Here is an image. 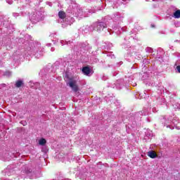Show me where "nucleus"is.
<instances>
[{
	"label": "nucleus",
	"instance_id": "nucleus-2",
	"mask_svg": "<svg viewBox=\"0 0 180 180\" xmlns=\"http://www.w3.org/2000/svg\"><path fill=\"white\" fill-rule=\"evenodd\" d=\"M103 29H106V24L103 22H100L96 23V27H94V30L96 32H99V30H103Z\"/></svg>",
	"mask_w": 180,
	"mask_h": 180
},
{
	"label": "nucleus",
	"instance_id": "nucleus-6",
	"mask_svg": "<svg viewBox=\"0 0 180 180\" xmlns=\"http://www.w3.org/2000/svg\"><path fill=\"white\" fill-rule=\"evenodd\" d=\"M23 84H24V83H23V81H22V80H18L15 82L16 88H20V86H23Z\"/></svg>",
	"mask_w": 180,
	"mask_h": 180
},
{
	"label": "nucleus",
	"instance_id": "nucleus-7",
	"mask_svg": "<svg viewBox=\"0 0 180 180\" xmlns=\"http://www.w3.org/2000/svg\"><path fill=\"white\" fill-rule=\"evenodd\" d=\"M47 141H46V139L44 138H42L41 139H39V146H45V144H46Z\"/></svg>",
	"mask_w": 180,
	"mask_h": 180
},
{
	"label": "nucleus",
	"instance_id": "nucleus-1",
	"mask_svg": "<svg viewBox=\"0 0 180 180\" xmlns=\"http://www.w3.org/2000/svg\"><path fill=\"white\" fill-rule=\"evenodd\" d=\"M68 79L69 82H68L67 85H69V86L72 89V91L77 94V91H79V88L77 84V80L73 77H68Z\"/></svg>",
	"mask_w": 180,
	"mask_h": 180
},
{
	"label": "nucleus",
	"instance_id": "nucleus-5",
	"mask_svg": "<svg viewBox=\"0 0 180 180\" xmlns=\"http://www.w3.org/2000/svg\"><path fill=\"white\" fill-rule=\"evenodd\" d=\"M67 15L65 14V12L60 11L58 12V17L60 19H65Z\"/></svg>",
	"mask_w": 180,
	"mask_h": 180
},
{
	"label": "nucleus",
	"instance_id": "nucleus-3",
	"mask_svg": "<svg viewBox=\"0 0 180 180\" xmlns=\"http://www.w3.org/2000/svg\"><path fill=\"white\" fill-rule=\"evenodd\" d=\"M82 72H84L85 75H89L91 74V69L89 67L85 66L82 69Z\"/></svg>",
	"mask_w": 180,
	"mask_h": 180
},
{
	"label": "nucleus",
	"instance_id": "nucleus-9",
	"mask_svg": "<svg viewBox=\"0 0 180 180\" xmlns=\"http://www.w3.org/2000/svg\"><path fill=\"white\" fill-rule=\"evenodd\" d=\"M176 70H177L178 72H179V74H180V65L176 66Z\"/></svg>",
	"mask_w": 180,
	"mask_h": 180
},
{
	"label": "nucleus",
	"instance_id": "nucleus-8",
	"mask_svg": "<svg viewBox=\"0 0 180 180\" xmlns=\"http://www.w3.org/2000/svg\"><path fill=\"white\" fill-rule=\"evenodd\" d=\"M174 18H175V19H179V18H180V10H177L174 13Z\"/></svg>",
	"mask_w": 180,
	"mask_h": 180
},
{
	"label": "nucleus",
	"instance_id": "nucleus-4",
	"mask_svg": "<svg viewBox=\"0 0 180 180\" xmlns=\"http://www.w3.org/2000/svg\"><path fill=\"white\" fill-rule=\"evenodd\" d=\"M148 156L150 157V158H156L158 156L157 153L154 150H150L148 152Z\"/></svg>",
	"mask_w": 180,
	"mask_h": 180
}]
</instances>
